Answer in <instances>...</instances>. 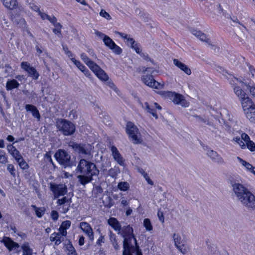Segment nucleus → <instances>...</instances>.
I'll return each instance as SVG.
<instances>
[{
  "mask_svg": "<svg viewBox=\"0 0 255 255\" xmlns=\"http://www.w3.org/2000/svg\"><path fill=\"white\" fill-rule=\"evenodd\" d=\"M237 159L239 161V162L241 164V165L245 167L246 171H247L248 169L249 168L250 166L252 165V164H250L249 162L245 161V160L243 159L240 157H237Z\"/></svg>",
  "mask_w": 255,
  "mask_h": 255,
  "instance_id": "nucleus-39",
  "label": "nucleus"
},
{
  "mask_svg": "<svg viewBox=\"0 0 255 255\" xmlns=\"http://www.w3.org/2000/svg\"><path fill=\"white\" fill-rule=\"evenodd\" d=\"M108 85L109 86V87L113 89L116 92L118 93V89L115 86V84L113 82H109Z\"/></svg>",
  "mask_w": 255,
  "mask_h": 255,
  "instance_id": "nucleus-63",
  "label": "nucleus"
},
{
  "mask_svg": "<svg viewBox=\"0 0 255 255\" xmlns=\"http://www.w3.org/2000/svg\"><path fill=\"white\" fill-rule=\"evenodd\" d=\"M32 207L35 209L36 216L39 218H41L44 213V211L41 208H37L34 205H32Z\"/></svg>",
  "mask_w": 255,
  "mask_h": 255,
  "instance_id": "nucleus-50",
  "label": "nucleus"
},
{
  "mask_svg": "<svg viewBox=\"0 0 255 255\" xmlns=\"http://www.w3.org/2000/svg\"><path fill=\"white\" fill-rule=\"evenodd\" d=\"M109 237L110 240L114 247V249L116 250H119L120 249V247L117 243L116 235L113 234L111 231H110L109 232Z\"/></svg>",
  "mask_w": 255,
  "mask_h": 255,
  "instance_id": "nucleus-33",
  "label": "nucleus"
},
{
  "mask_svg": "<svg viewBox=\"0 0 255 255\" xmlns=\"http://www.w3.org/2000/svg\"><path fill=\"white\" fill-rule=\"evenodd\" d=\"M84 69H82L81 71L87 76L89 77L90 76V72L89 70L85 66Z\"/></svg>",
  "mask_w": 255,
  "mask_h": 255,
  "instance_id": "nucleus-64",
  "label": "nucleus"
},
{
  "mask_svg": "<svg viewBox=\"0 0 255 255\" xmlns=\"http://www.w3.org/2000/svg\"><path fill=\"white\" fill-rule=\"evenodd\" d=\"M100 15L103 17L105 18L107 20H110L111 19V17L110 14L106 12L104 9H102L100 12Z\"/></svg>",
  "mask_w": 255,
  "mask_h": 255,
  "instance_id": "nucleus-52",
  "label": "nucleus"
},
{
  "mask_svg": "<svg viewBox=\"0 0 255 255\" xmlns=\"http://www.w3.org/2000/svg\"><path fill=\"white\" fill-rule=\"evenodd\" d=\"M157 216L158 217L159 220L161 222L163 223L164 220V218L163 216V214L162 212L158 211L157 212Z\"/></svg>",
  "mask_w": 255,
  "mask_h": 255,
  "instance_id": "nucleus-62",
  "label": "nucleus"
},
{
  "mask_svg": "<svg viewBox=\"0 0 255 255\" xmlns=\"http://www.w3.org/2000/svg\"><path fill=\"white\" fill-rule=\"evenodd\" d=\"M248 89L249 90L251 94L255 96V87L254 86H250L249 85H246Z\"/></svg>",
  "mask_w": 255,
  "mask_h": 255,
  "instance_id": "nucleus-58",
  "label": "nucleus"
},
{
  "mask_svg": "<svg viewBox=\"0 0 255 255\" xmlns=\"http://www.w3.org/2000/svg\"><path fill=\"white\" fill-rule=\"evenodd\" d=\"M165 97L175 104L180 105L184 107H187L189 106V103L185 99L184 96L181 94L168 91L165 93Z\"/></svg>",
  "mask_w": 255,
  "mask_h": 255,
  "instance_id": "nucleus-9",
  "label": "nucleus"
},
{
  "mask_svg": "<svg viewBox=\"0 0 255 255\" xmlns=\"http://www.w3.org/2000/svg\"><path fill=\"white\" fill-rule=\"evenodd\" d=\"M233 192L237 199L249 210H255V195L244 185L232 182Z\"/></svg>",
  "mask_w": 255,
  "mask_h": 255,
  "instance_id": "nucleus-1",
  "label": "nucleus"
},
{
  "mask_svg": "<svg viewBox=\"0 0 255 255\" xmlns=\"http://www.w3.org/2000/svg\"><path fill=\"white\" fill-rule=\"evenodd\" d=\"M174 64L179 68L180 70L183 71L185 73L188 75H190L191 74V71L190 69L185 64L182 63L178 59H174L173 60Z\"/></svg>",
  "mask_w": 255,
  "mask_h": 255,
  "instance_id": "nucleus-24",
  "label": "nucleus"
},
{
  "mask_svg": "<svg viewBox=\"0 0 255 255\" xmlns=\"http://www.w3.org/2000/svg\"><path fill=\"white\" fill-rule=\"evenodd\" d=\"M143 177L144 178V179H145V180L146 181V182H147V183L148 184H149L150 185H153L154 183L151 180V179H150V178L148 176L147 173L146 174H145L144 176H143Z\"/></svg>",
  "mask_w": 255,
  "mask_h": 255,
  "instance_id": "nucleus-60",
  "label": "nucleus"
},
{
  "mask_svg": "<svg viewBox=\"0 0 255 255\" xmlns=\"http://www.w3.org/2000/svg\"><path fill=\"white\" fill-rule=\"evenodd\" d=\"M21 248L22 249V255H32L33 250L30 247L28 243H24L21 246Z\"/></svg>",
  "mask_w": 255,
  "mask_h": 255,
  "instance_id": "nucleus-29",
  "label": "nucleus"
},
{
  "mask_svg": "<svg viewBox=\"0 0 255 255\" xmlns=\"http://www.w3.org/2000/svg\"><path fill=\"white\" fill-rule=\"evenodd\" d=\"M131 164L137 167L141 166L142 161L138 157L135 156L131 161Z\"/></svg>",
  "mask_w": 255,
  "mask_h": 255,
  "instance_id": "nucleus-43",
  "label": "nucleus"
},
{
  "mask_svg": "<svg viewBox=\"0 0 255 255\" xmlns=\"http://www.w3.org/2000/svg\"><path fill=\"white\" fill-rule=\"evenodd\" d=\"M55 157L58 162L64 167L72 166L70 155L65 150L59 149L55 154Z\"/></svg>",
  "mask_w": 255,
  "mask_h": 255,
  "instance_id": "nucleus-8",
  "label": "nucleus"
},
{
  "mask_svg": "<svg viewBox=\"0 0 255 255\" xmlns=\"http://www.w3.org/2000/svg\"><path fill=\"white\" fill-rule=\"evenodd\" d=\"M128 138L135 144H141L143 143V136L137 126L128 122Z\"/></svg>",
  "mask_w": 255,
  "mask_h": 255,
  "instance_id": "nucleus-6",
  "label": "nucleus"
},
{
  "mask_svg": "<svg viewBox=\"0 0 255 255\" xmlns=\"http://www.w3.org/2000/svg\"><path fill=\"white\" fill-rule=\"evenodd\" d=\"M246 117L252 123L255 124V106L244 112Z\"/></svg>",
  "mask_w": 255,
  "mask_h": 255,
  "instance_id": "nucleus-27",
  "label": "nucleus"
},
{
  "mask_svg": "<svg viewBox=\"0 0 255 255\" xmlns=\"http://www.w3.org/2000/svg\"><path fill=\"white\" fill-rule=\"evenodd\" d=\"M77 170L78 172L82 174L77 176L78 181L84 186L92 181L93 176L99 173V170L94 163L84 159L80 160Z\"/></svg>",
  "mask_w": 255,
  "mask_h": 255,
  "instance_id": "nucleus-2",
  "label": "nucleus"
},
{
  "mask_svg": "<svg viewBox=\"0 0 255 255\" xmlns=\"http://www.w3.org/2000/svg\"><path fill=\"white\" fill-rule=\"evenodd\" d=\"M120 195L121 196V198L120 199V202L122 205L124 206H126L127 204V196H123V195L122 194H120Z\"/></svg>",
  "mask_w": 255,
  "mask_h": 255,
  "instance_id": "nucleus-54",
  "label": "nucleus"
},
{
  "mask_svg": "<svg viewBox=\"0 0 255 255\" xmlns=\"http://www.w3.org/2000/svg\"><path fill=\"white\" fill-rule=\"evenodd\" d=\"M91 70L95 75L101 80L106 81L108 80L109 77L106 72L97 64H95Z\"/></svg>",
  "mask_w": 255,
  "mask_h": 255,
  "instance_id": "nucleus-16",
  "label": "nucleus"
},
{
  "mask_svg": "<svg viewBox=\"0 0 255 255\" xmlns=\"http://www.w3.org/2000/svg\"><path fill=\"white\" fill-rule=\"evenodd\" d=\"M19 167L22 169H26L28 168V164L24 161L22 156L16 160Z\"/></svg>",
  "mask_w": 255,
  "mask_h": 255,
  "instance_id": "nucleus-37",
  "label": "nucleus"
},
{
  "mask_svg": "<svg viewBox=\"0 0 255 255\" xmlns=\"http://www.w3.org/2000/svg\"><path fill=\"white\" fill-rule=\"evenodd\" d=\"M110 49L116 54H120L122 51V49L117 45L116 43L115 44V45L113 46Z\"/></svg>",
  "mask_w": 255,
  "mask_h": 255,
  "instance_id": "nucleus-51",
  "label": "nucleus"
},
{
  "mask_svg": "<svg viewBox=\"0 0 255 255\" xmlns=\"http://www.w3.org/2000/svg\"><path fill=\"white\" fill-rule=\"evenodd\" d=\"M66 248L68 255H77L76 250L71 244H68Z\"/></svg>",
  "mask_w": 255,
  "mask_h": 255,
  "instance_id": "nucleus-41",
  "label": "nucleus"
},
{
  "mask_svg": "<svg viewBox=\"0 0 255 255\" xmlns=\"http://www.w3.org/2000/svg\"><path fill=\"white\" fill-rule=\"evenodd\" d=\"M7 170L10 173L11 175L13 177H15L16 176L15 174V169L14 166L11 164H9L7 166Z\"/></svg>",
  "mask_w": 255,
  "mask_h": 255,
  "instance_id": "nucleus-44",
  "label": "nucleus"
},
{
  "mask_svg": "<svg viewBox=\"0 0 255 255\" xmlns=\"http://www.w3.org/2000/svg\"><path fill=\"white\" fill-rule=\"evenodd\" d=\"M51 218L54 221H56L58 219V213L56 211H52L51 214Z\"/></svg>",
  "mask_w": 255,
  "mask_h": 255,
  "instance_id": "nucleus-56",
  "label": "nucleus"
},
{
  "mask_svg": "<svg viewBox=\"0 0 255 255\" xmlns=\"http://www.w3.org/2000/svg\"><path fill=\"white\" fill-rule=\"evenodd\" d=\"M129 231L128 228V255H142L135 237Z\"/></svg>",
  "mask_w": 255,
  "mask_h": 255,
  "instance_id": "nucleus-10",
  "label": "nucleus"
},
{
  "mask_svg": "<svg viewBox=\"0 0 255 255\" xmlns=\"http://www.w3.org/2000/svg\"><path fill=\"white\" fill-rule=\"evenodd\" d=\"M108 223L124 238L123 255H128V227L124 226L121 228L119 221L114 217L110 218Z\"/></svg>",
  "mask_w": 255,
  "mask_h": 255,
  "instance_id": "nucleus-3",
  "label": "nucleus"
},
{
  "mask_svg": "<svg viewBox=\"0 0 255 255\" xmlns=\"http://www.w3.org/2000/svg\"><path fill=\"white\" fill-rule=\"evenodd\" d=\"M141 57L145 60L147 61H150L151 63H152V64L155 65V63L154 62V60L153 59H151L148 56V55L146 53H141L140 52V54H139Z\"/></svg>",
  "mask_w": 255,
  "mask_h": 255,
  "instance_id": "nucleus-47",
  "label": "nucleus"
},
{
  "mask_svg": "<svg viewBox=\"0 0 255 255\" xmlns=\"http://www.w3.org/2000/svg\"><path fill=\"white\" fill-rule=\"evenodd\" d=\"M111 150L114 159L120 165H124V160L121 156L119 151L115 146H112Z\"/></svg>",
  "mask_w": 255,
  "mask_h": 255,
  "instance_id": "nucleus-23",
  "label": "nucleus"
},
{
  "mask_svg": "<svg viewBox=\"0 0 255 255\" xmlns=\"http://www.w3.org/2000/svg\"><path fill=\"white\" fill-rule=\"evenodd\" d=\"M66 230V229H65L64 228L60 226L59 229V232L58 233L60 234L64 237H66L67 234Z\"/></svg>",
  "mask_w": 255,
  "mask_h": 255,
  "instance_id": "nucleus-57",
  "label": "nucleus"
},
{
  "mask_svg": "<svg viewBox=\"0 0 255 255\" xmlns=\"http://www.w3.org/2000/svg\"><path fill=\"white\" fill-rule=\"evenodd\" d=\"M173 239L175 247L183 243V241L181 240V237L178 234H174L173 235Z\"/></svg>",
  "mask_w": 255,
  "mask_h": 255,
  "instance_id": "nucleus-38",
  "label": "nucleus"
},
{
  "mask_svg": "<svg viewBox=\"0 0 255 255\" xmlns=\"http://www.w3.org/2000/svg\"><path fill=\"white\" fill-rule=\"evenodd\" d=\"M191 32L193 34V35L196 36L201 41H206L207 43H209V44L211 46V48L213 50L215 51L216 49H217V50H219L218 47H216L215 45H213L211 44L210 40L206 36V35L204 33H202L200 31H198L196 29L192 30Z\"/></svg>",
  "mask_w": 255,
  "mask_h": 255,
  "instance_id": "nucleus-17",
  "label": "nucleus"
},
{
  "mask_svg": "<svg viewBox=\"0 0 255 255\" xmlns=\"http://www.w3.org/2000/svg\"><path fill=\"white\" fill-rule=\"evenodd\" d=\"M177 249L183 254L185 255L189 251V248L187 245L184 243L176 247Z\"/></svg>",
  "mask_w": 255,
  "mask_h": 255,
  "instance_id": "nucleus-34",
  "label": "nucleus"
},
{
  "mask_svg": "<svg viewBox=\"0 0 255 255\" xmlns=\"http://www.w3.org/2000/svg\"><path fill=\"white\" fill-rule=\"evenodd\" d=\"M50 190L53 192L54 198H58L60 196L64 195L67 193V187L65 185L50 183Z\"/></svg>",
  "mask_w": 255,
  "mask_h": 255,
  "instance_id": "nucleus-11",
  "label": "nucleus"
},
{
  "mask_svg": "<svg viewBox=\"0 0 255 255\" xmlns=\"http://www.w3.org/2000/svg\"><path fill=\"white\" fill-rule=\"evenodd\" d=\"M246 143L250 140V136L246 133H243L241 134V138Z\"/></svg>",
  "mask_w": 255,
  "mask_h": 255,
  "instance_id": "nucleus-55",
  "label": "nucleus"
},
{
  "mask_svg": "<svg viewBox=\"0 0 255 255\" xmlns=\"http://www.w3.org/2000/svg\"><path fill=\"white\" fill-rule=\"evenodd\" d=\"M25 109L27 112H30L32 116L36 118L38 121L40 120L41 118L40 113L35 106L30 104H26L25 106Z\"/></svg>",
  "mask_w": 255,
  "mask_h": 255,
  "instance_id": "nucleus-22",
  "label": "nucleus"
},
{
  "mask_svg": "<svg viewBox=\"0 0 255 255\" xmlns=\"http://www.w3.org/2000/svg\"><path fill=\"white\" fill-rule=\"evenodd\" d=\"M56 127L65 136L71 135L75 131L74 125L66 120L58 119L56 122Z\"/></svg>",
  "mask_w": 255,
  "mask_h": 255,
  "instance_id": "nucleus-7",
  "label": "nucleus"
},
{
  "mask_svg": "<svg viewBox=\"0 0 255 255\" xmlns=\"http://www.w3.org/2000/svg\"><path fill=\"white\" fill-rule=\"evenodd\" d=\"M95 34L98 37H99L100 38H103V40L104 39V38L105 36H107V35H105V34L103 33L102 32H101L98 30H95Z\"/></svg>",
  "mask_w": 255,
  "mask_h": 255,
  "instance_id": "nucleus-59",
  "label": "nucleus"
},
{
  "mask_svg": "<svg viewBox=\"0 0 255 255\" xmlns=\"http://www.w3.org/2000/svg\"><path fill=\"white\" fill-rule=\"evenodd\" d=\"M79 227L82 231L88 237L89 239L93 241L94 237L93 229L90 224L86 222H82L79 224Z\"/></svg>",
  "mask_w": 255,
  "mask_h": 255,
  "instance_id": "nucleus-15",
  "label": "nucleus"
},
{
  "mask_svg": "<svg viewBox=\"0 0 255 255\" xmlns=\"http://www.w3.org/2000/svg\"><path fill=\"white\" fill-rule=\"evenodd\" d=\"M207 155L211 160L218 164L222 165L225 163L223 158L216 151L213 150H209L207 152Z\"/></svg>",
  "mask_w": 255,
  "mask_h": 255,
  "instance_id": "nucleus-18",
  "label": "nucleus"
},
{
  "mask_svg": "<svg viewBox=\"0 0 255 255\" xmlns=\"http://www.w3.org/2000/svg\"><path fill=\"white\" fill-rule=\"evenodd\" d=\"M55 28L53 29V32L55 34H60L61 33V29L62 27V25L60 23L56 24L54 25Z\"/></svg>",
  "mask_w": 255,
  "mask_h": 255,
  "instance_id": "nucleus-49",
  "label": "nucleus"
},
{
  "mask_svg": "<svg viewBox=\"0 0 255 255\" xmlns=\"http://www.w3.org/2000/svg\"><path fill=\"white\" fill-rule=\"evenodd\" d=\"M71 203V199L66 197L58 199L57 201L58 205L62 206L61 212L63 213H66L69 210Z\"/></svg>",
  "mask_w": 255,
  "mask_h": 255,
  "instance_id": "nucleus-20",
  "label": "nucleus"
},
{
  "mask_svg": "<svg viewBox=\"0 0 255 255\" xmlns=\"http://www.w3.org/2000/svg\"><path fill=\"white\" fill-rule=\"evenodd\" d=\"M50 240L51 242H55L56 245H58L64 241V237L60 234L54 232L51 235Z\"/></svg>",
  "mask_w": 255,
  "mask_h": 255,
  "instance_id": "nucleus-26",
  "label": "nucleus"
},
{
  "mask_svg": "<svg viewBox=\"0 0 255 255\" xmlns=\"http://www.w3.org/2000/svg\"><path fill=\"white\" fill-rule=\"evenodd\" d=\"M19 86L18 82L15 79L8 80L6 83V89L7 90H11L17 88Z\"/></svg>",
  "mask_w": 255,
  "mask_h": 255,
  "instance_id": "nucleus-31",
  "label": "nucleus"
},
{
  "mask_svg": "<svg viewBox=\"0 0 255 255\" xmlns=\"http://www.w3.org/2000/svg\"><path fill=\"white\" fill-rule=\"evenodd\" d=\"M247 148L252 152L255 151V143L253 141L250 140L246 143Z\"/></svg>",
  "mask_w": 255,
  "mask_h": 255,
  "instance_id": "nucleus-45",
  "label": "nucleus"
},
{
  "mask_svg": "<svg viewBox=\"0 0 255 255\" xmlns=\"http://www.w3.org/2000/svg\"><path fill=\"white\" fill-rule=\"evenodd\" d=\"M71 146L82 157H86L91 155L90 151L88 149V145L73 143Z\"/></svg>",
  "mask_w": 255,
  "mask_h": 255,
  "instance_id": "nucleus-12",
  "label": "nucleus"
},
{
  "mask_svg": "<svg viewBox=\"0 0 255 255\" xmlns=\"http://www.w3.org/2000/svg\"><path fill=\"white\" fill-rule=\"evenodd\" d=\"M118 187L121 191H126L128 190V183L127 182H120L118 185Z\"/></svg>",
  "mask_w": 255,
  "mask_h": 255,
  "instance_id": "nucleus-46",
  "label": "nucleus"
},
{
  "mask_svg": "<svg viewBox=\"0 0 255 255\" xmlns=\"http://www.w3.org/2000/svg\"><path fill=\"white\" fill-rule=\"evenodd\" d=\"M103 42L105 45L109 47L110 49L113 46H114L115 44L113 40L108 36L104 37Z\"/></svg>",
  "mask_w": 255,
  "mask_h": 255,
  "instance_id": "nucleus-35",
  "label": "nucleus"
},
{
  "mask_svg": "<svg viewBox=\"0 0 255 255\" xmlns=\"http://www.w3.org/2000/svg\"><path fill=\"white\" fill-rule=\"evenodd\" d=\"M7 149L8 152L11 154V155L16 160L22 156L20 154L19 152L16 149V148L11 144H9L7 146Z\"/></svg>",
  "mask_w": 255,
  "mask_h": 255,
  "instance_id": "nucleus-28",
  "label": "nucleus"
},
{
  "mask_svg": "<svg viewBox=\"0 0 255 255\" xmlns=\"http://www.w3.org/2000/svg\"><path fill=\"white\" fill-rule=\"evenodd\" d=\"M4 6L7 8L12 10L17 7L18 3L16 0H0Z\"/></svg>",
  "mask_w": 255,
  "mask_h": 255,
  "instance_id": "nucleus-25",
  "label": "nucleus"
},
{
  "mask_svg": "<svg viewBox=\"0 0 255 255\" xmlns=\"http://www.w3.org/2000/svg\"><path fill=\"white\" fill-rule=\"evenodd\" d=\"M154 71L155 69L152 67L144 68L142 71L143 75L141 77V80L146 85L151 88L160 89L163 88V85L155 81L151 74H145L146 72L152 74Z\"/></svg>",
  "mask_w": 255,
  "mask_h": 255,
  "instance_id": "nucleus-5",
  "label": "nucleus"
},
{
  "mask_svg": "<svg viewBox=\"0 0 255 255\" xmlns=\"http://www.w3.org/2000/svg\"><path fill=\"white\" fill-rule=\"evenodd\" d=\"M233 140L236 141L242 149H245L246 147V143L240 137H235L234 138Z\"/></svg>",
  "mask_w": 255,
  "mask_h": 255,
  "instance_id": "nucleus-40",
  "label": "nucleus"
},
{
  "mask_svg": "<svg viewBox=\"0 0 255 255\" xmlns=\"http://www.w3.org/2000/svg\"><path fill=\"white\" fill-rule=\"evenodd\" d=\"M128 42L130 44L131 48L137 54H140V52L141 51L140 44L135 41L133 38H128Z\"/></svg>",
  "mask_w": 255,
  "mask_h": 255,
  "instance_id": "nucleus-30",
  "label": "nucleus"
},
{
  "mask_svg": "<svg viewBox=\"0 0 255 255\" xmlns=\"http://www.w3.org/2000/svg\"><path fill=\"white\" fill-rule=\"evenodd\" d=\"M142 108L148 113L151 114L156 119H158V116L156 113V110L158 109L160 110L161 109V106L156 103H153L151 105H149L148 103L145 102L143 105H142Z\"/></svg>",
  "mask_w": 255,
  "mask_h": 255,
  "instance_id": "nucleus-14",
  "label": "nucleus"
},
{
  "mask_svg": "<svg viewBox=\"0 0 255 255\" xmlns=\"http://www.w3.org/2000/svg\"><path fill=\"white\" fill-rule=\"evenodd\" d=\"M143 226L145 227V230L148 232H151L153 230V227L150 220L148 218L145 219L143 220Z\"/></svg>",
  "mask_w": 255,
  "mask_h": 255,
  "instance_id": "nucleus-36",
  "label": "nucleus"
},
{
  "mask_svg": "<svg viewBox=\"0 0 255 255\" xmlns=\"http://www.w3.org/2000/svg\"><path fill=\"white\" fill-rule=\"evenodd\" d=\"M105 242L104 236L101 235L100 238L97 240L96 244L98 246H101V243H104Z\"/></svg>",
  "mask_w": 255,
  "mask_h": 255,
  "instance_id": "nucleus-61",
  "label": "nucleus"
},
{
  "mask_svg": "<svg viewBox=\"0 0 255 255\" xmlns=\"http://www.w3.org/2000/svg\"><path fill=\"white\" fill-rule=\"evenodd\" d=\"M217 70L228 79L231 85H235V84H236V81L239 82L242 84L243 83L241 81H239L238 79L234 77L231 74H229L226 70L223 69L222 67H219Z\"/></svg>",
  "mask_w": 255,
  "mask_h": 255,
  "instance_id": "nucleus-21",
  "label": "nucleus"
},
{
  "mask_svg": "<svg viewBox=\"0 0 255 255\" xmlns=\"http://www.w3.org/2000/svg\"><path fill=\"white\" fill-rule=\"evenodd\" d=\"M21 68L27 72L28 76L34 80H37L39 76L38 72L33 67H31L27 62H22L20 64Z\"/></svg>",
  "mask_w": 255,
  "mask_h": 255,
  "instance_id": "nucleus-13",
  "label": "nucleus"
},
{
  "mask_svg": "<svg viewBox=\"0 0 255 255\" xmlns=\"http://www.w3.org/2000/svg\"><path fill=\"white\" fill-rule=\"evenodd\" d=\"M234 91L241 103L244 112L255 106L248 94L240 86H235Z\"/></svg>",
  "mask_w": 255,
  "mask_h": 255,
  "instance_id": "nucleus-4",
  "label": "nucleus"
},
{
  "mask_svg": "<svg viewBox=\"0 0 255 255\" xmlns=\"http://www.w3.org/2000/svg\"><path fill=\"white\" fill-rule=\"evenodd\" d=\"M7 157L5 156V153L2 150H0V163L5 164L7 162Z\"/></svg>",
  "mask_w": 255,
  "mask_h": 255,
  "instance_id": "nucleus-48",
  "label": "nucleus"
},
{
  "mask_svg": "<svg viewBox=\"0 0 255 255\" xmlns=\"http://www.w3.org/2000/svg\"><path fill=\"white\" fill-rule=\"evenodd\" d=\"M81 59L85 62V63L91 69L96 63L91 60L87 56V55L82 53L80 54Z\"/></svg>",
  "mask_w": 255,
  "mask_h": 255,
  "instance_id": "nucleus-32",
  "label": "nucleus"
},
{
  "mask_svg": "<svg viewBox=\"0 0 255 255\" xmlns=\"http://www.w3.org/2000/svg\"><path fill=\"white\" fill-rule=\"evenodd\" d=\"M70 226H71V222L69 220H67L65 221H63L62 223L60 226L62 227V228H64L65 229L67 230L70 227Z\"/></svg>",
  "mask_w": 255,
  "mask_h": 255,
  "instance_id": "nucleus-53",
  "label": "nucleus"
},
{
  "mask_svg": "<svg viewBox=\"0 0 255 255\" xmlns=\"http://www.w3.org/2000/svg\"><path fill=\"white\" fill-rule=\"evenodd\" d=\"M71 60L72 61V62L74 63L75 66L77 67L80 71L82 70V69H84V67H85V66L82 63H81L80 61L77 60L74 58H71Z\"/></svg>",
  "mask_w": 255,
  "mask_h": 255,
  "instance_id": "nucleus-42",
  "label": "nucleus"
},
{
  "mask_svg": "<svg viewBox=\"0 0 255 255\" xmlns=\"http://www.w3.org/2000/svg\"><path fill=\"white\" fill-rule=\"evenodd\" d=\"M1 242L3 243L4 246L9 251L15 250L19 247V245L18 243L13 242L9 237H4L1 241Z\"/></svg>",
  "mask_w": 255,
  "mask_h": 255,
  "instance_id": "nucleus-19",
  "label": "nucleus"
}]
</instances>
